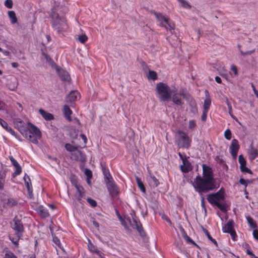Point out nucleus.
<instances>
[{
    "mask_svg": "<svg viewBox=\"0 0 258 258\" xmlns=\"http://www.w3.org/2000/svg\"><path fill=\"white\" fill-rule=\"evenodd\" d=\"M202 167L203 177L197 176L193 183L195 190L201 195L218 187L217 182L213 177L212 168L205 164H203Z\"/></svg>",
    "mask_w": 258,
    "mask_h": 258,
    "instance_id": "obj_1",
    "label": "nucleus"
},
{
    "mask_svg": "<svg viewBox=\"0 0 258 258\" xmlns=\"http://www.w3.org/2000/svg\"><path fill=\"white\" fill-rule=\"evenodd\" d=\"M207 200L211 204L217 206L222 212H226L227 211L223 188L215 193L208 195Z\"/></svg>",
    "mask_w": 258,
    "mask_h": 258,
    "instance_id": "obj_2",
    "label": "nucleus"
},
{
    "mask_svg": "<svg viewBox=\"0 0 258 258\" xmlns=\"http://www.w3.org/2000/svg\"><path fill=\"white\" fill-rule=\"evenodd\" d=\"M158 96L161 101H168L171 98V92L169 86L165 83L159 82L156 85Z\"/></svg>",
    "mask_w": 258,
    "mask_h": 258,
    "instance_id": "obj_3",
    "label": "nucleus"
},
{
    "mask_svg": "<svg viewBox=\"0 0 258 258\" xmlns=\"http://www.w3.org/2000/svg\"><path fill=\"white\" fill-rule=\"evenodd\" d=\"M154 14L162 27H164L166 30L172 32L174 29V24L171 20L165 17L161 13L154 12Z\"/></svg>",
    "mask_w": 258,
    "mask_h": 258,
    "instance_id": "obj_4",
    "label": "nucleus"
},
{
    "mask_svg": "<svg viewBox=\"0 0 258 258\" xmlns=\"http://www.w3.org/2000/svg\"><path fill=\"white\" fill-rule=\"evenodd\" d=\"M179 135L177 138V144L178 147L188 149L191 145V140L185 133L182 131H178Z\"/></svg>",
    "mask_w": 258,
    "mask_h": 258,
    "instance_id": "obj_5",
    "label": "nucleus"
},
{
    "mask_svg": "<svg viewBox=\"0 0 258 258\" xmlns=\"http://www.w3.org/2000/svg\"><path fill=\"white\" fill-rule=\"evenodd\" d=\"M132 219L130 218L127 219V220L130 223L131 226L134 229H136L137 230L139 233L140 235L144 237L145 236V232L143 230V228L142 225L139 220V219L136 217L135 214H131Z\"/></svg>",
    "mask_w": 258,
    "mask_h": 258,
    "instance_id": "obj_6",
    "label": "nucleus"
},
{
    "mask_svg": "<svg viewBox=\"0 0 258 258\" xmlns=\"http://www.w3.org/2000/svg\"><path fill=\"white\" fill-rule=\"evenodd\" d=\"M11 226L15 231L16 235L22 236L24 228L21 220L18 219L16 217H15L11 222Z\"/></svg>",
    "mask_w": 258,
    "mask_h": 258,
    "instance_id": "obj_7",
    "label": "nucleus"
},
{
    "mask_svg": "<svg viewBox=\"0 0 258 258\" xmlns=\"http://www.w3.org/2000/svg\"><path fill=\"white\" fill-rule=\"evenodd\" d=\"M105 183L110 195L112 197L116 196L118 194V188L113 179L105 181Z\"/></svg>",
    "mask_w": 258,
    "mask_h": 258,
    "instance_id": "obj_8",
    "label": "nucleus"
},
{
    "mask_svg": "<svg viewBox=\"0 0 258 258\" xmlns=\"http://www.w3.org/2000/svg\"><path fill=\"white\" fill-rule=\"evenodd\" d=\"M52 27L58 32L65 30L67 28L66 20L64 18L60 19V20L52 22Z\"/></svg>",
    "mask_w": 258,
    "mask_h": 258,
    "instance_id": "obj_9",
    "label": "nucleus"
},
{
    "mask_svg": "<svg viewBox=\"0 0 258 258\" xmlns=\"http://www.w3.org/2000/svg\"><path fill=\"white\" fill-rule=\"evenodd\" d=\"M18 201L14 198H10L7 199H1L0 202V208L6 209L8 207H12L17 205Z\"/></svg>",
    "mask_w": 258,
    "mask_h": 258,
    "instance_id": "obj_10",
    "label": "nucleus"
},
{
    "mask_svg": "<svg viewBox=\"0 0 258 258\" xmlns=\"http://www.w3.org/2000/svg\"><path fill=\"white\" fill-rule=\"evenodd\" d=\"M239 149L238 142L236 139H233L229 147L230 153L233 158H236Z\"/></svg>",
    "mask_w": 258,
    "mask_h": 258,
    "instance_id": "obj_11",
    "label": "nucleus"
},
{
    "mask_svg": "<svg viewBox=\"0 0 258 258\" xmlns=\"http://www.w3.org/2000/svg\"><path fill=\"white\" fill-rule=\"evenodd\" d=\"M147 181L151 188H155L159 184L158 180L151 173V172H149L147 176Z\"/></svg>",
    "mask_w": 258,
    "mask_h": 258,
    "instance_id": "obj_12",
    "label": "nucleus"
},
{
    "mask_svg": "<svg viewBox=\"0 0 258 258\" xmlns=\"http://www.w3.org/2000/svg\"><path fill=\"white\" fill-rule=\"evenodd\" d=\"M173 95L172 97V102L176 105L181 106L183 102L181 101V96L182 95L184 97V95L183 93L180 91V93H178L177 92H173Z\"/></svg>",
    "mask_w": 258,
    "mask_h": 258,
    "instance_id": "obj_13",
    "label": "nucleus"
},
{
    "mask_svg": "<svg viewBox=\"0 0 258 258\" xmlns=\"http://www.w3.org/2000/svg\"><path fill=\"white\" fill-rule=\"evenodd\" d=\"M10 161L12 165L15 168V171L14 173V176H17L19 175L22 172L21 167L18 162L12 156L10 157Z\"/></svg>",
    "mask_w": 258,
    "mask_h": 258,
    "instance_id": "obj_14",
    "label": "nucleus"
},
{
    "mask_svg": "<svg viewBox=\"0 0 258 258\" xmlns=\"http://www.w3.org/2000/svg\"><path fill=\"white\" fill-rule=\"evenodd\" d=\"M180 168L182 172L186 173L192 169V166L191 163L186 159L183 160L182 164L180 166Z\"/></svg>",
    "mask_w": 258,
    "mask_h": 258,
    "instance_id": "obj_15",
    "label": "nucleus"
},
{
    "mask_svg": "<svg viewBox=\"0 0 258 258\" xmlns=\"http://www.w3.org/2000/svg\"><path fill=\"white\" fill-rule=\"evenodd\" d=\"M23 179L24 180L25 186L28 190V194L29 196H30L32 194L33 189L30 177L26 173H25Z\"/></svg>",
    "mask_w": 258,
    "mask_h": 258,
    "instance_id": "obj_16",
    "label": "nucleus"
},
{
    "mask_svg": "<svg viewBox=\"0 0 258 258\" xmlns=\"http://www.w3.org/2000/svg\"><path fill=\"white\" fill-rule=\"evenodd\" d=\"M29 124L30 125V129L28 131L29 135L32 136L34 134L36 137L40 138L41 137V133L40 130L31 123H29Z\"/></svg>",
    "mask_w": 258,
    "mask_h": 258,
    "instance_id": "obj_17",
    "label": "nucleus"
},
{
    "mask_svg": "<svg viewBox=\"0 0 258 258\" xmlns=\"http://www.w3.org/2000/svg\"><path fill=\"white\" fill-rule=\"evenodd\" d=\"M58 74L62 81H69L71 79L69 73L63 69H57Z\"/></svg>",
    "mask_w": 258,
    "mask_h": 258,
    "instance_id": "obj_18",
    "label": "nucleus"
},
{
    "mask_svg": "<svg viewBox=\"0 0 258 258\" xmlns=\"http://www.w3.org/2000/svg\"><path fill=\"white\" fill-rule=\"evenodd\" d=\"M79 97L80 94L78 91H72L68 95L67 98V101L68 102L76 101Z\"/></svg>",
    "mask_w": 258,
    "mask_h": 258,
    "instance_id": "obj_19",
    "label": "nucleus"
},
{
    "mask_svg": "<svg viewBox=\"0 0 258 258\" xmlns=\"http://www.w3.org/2000/svg\"><path fill=\"white\" fill-rule=\"evenodd\" d=\"M205 96H206V98L204 100V106H203L204 109L203 110L209 111L210 107L211 106V100L209 92L207 90L205 91Z\"/></svg>",
    "mask_w": 258,
    "mask_h": 258,
    "instance_id": "obj_20",
    "label": "nucleus"
},
{
    "mask_svg": "<svg viewBox=\"0 0 258 258\" xmlns=\"http://www.w3.org/2000/svg\"><path fill=\"white\" fill-rule=\"evenodd\" d=\"M234 222L232 220H229L223 226L222 231L224 233H229L233 230Z\"/></svg>",
    "mask_w": 258,
    "mask_h": 258,
    "instance_id": "obj_21",
    "label": "nucleus"
},
{
    "mask_svg": "<svg viewBox=\"0 0 258 258\" xmlns=\"http://www.w3.org/2000/svg\"><path fill=\"white\" fill-rule=\"evenodd\" d=\"M249 159L252 161L258 156V151L256 149L251 147L248 151Z\"/></svg>",
    "mask_w": 258,
    "mask_h": 258,
    "instance_id": "obj_22",
    "label": "nucleus"
},
{
    "mask_svg": "<svg viewBox=\"0 0 258 258\" xmlns=\"http://www.w3.org/2000/svg\"><path fill=\"white\" fill-rule=\"evenodd\" d=\"M40 114L46 120H51L53 119V116L52 114L46 112L42 109L39 110Z\"/></svg>",
    "mask_w": 258,
    "mask_h": 258,
    "instance_id": "obj_23",
    "label": "nucleus"
},
{
    "mask_svg": "<svg viewBox=\"0 0 258 258\" xmlns=\"http://www.w3.org/2000/svg\"><path fill=\"white\" fill-rule=\"evenodd\" d=\"M63 113L66 118L69 120L71 121V114H72V111L70 109L69 106L64 105L63 106Z\"/></svg>",
    "mask_w": 258,
    "mask_h": 258,
    "instance_id": "obj_24",
    "label": "nucleus"
},
{
    "mask_svg": "<svg viewBox=\"0 0 258 258\" xmlns=\"http://www.w3.org/2000/svg\"><path fill=\"white\" fill-rule=\"evenodd\" d=\"M101 166L102 172L104 176L105 181L113 179L109 172V169L105 166H103L102 165Z\"/></svg>",
    "mask_w": 258,
    "mask_h": 258,
    "instance_id": "obj_25",
    "label": "nucleus"
},
{
    "mask_svg": "<svg viewBox=\"0 0 258 258\" xmlns=\"http://www.w3.org/2000/svg\"><path fill=\"white\" fill-rule=\"evenodd\" d=\"M18 83L16 79H14L8 83L7 86L11 91H15L18 87Z\"/></svg>",
    "mask_w": 258,
    "mask_h": 258,
    "instance_id": "obj_26",
    "label": "nucleus"
},
{
    "mask_svg": "<svg viewBox=\"0 0 258 258\" xmlns=\"http://www.w3.org/2000/svg\"><path fill=\"white\" fill-rule=\"evenodd\" d=\"M189 105L190 111L195 114H197L198 113V108L196 101L193 99H191L189 102Z\"/></svg>",
    "mask_w": 258,
    "mask_h": 258,
    "instance_id": "obj_27",
    "label": "nucleus"
},
{
    "mask_svg": "<svg viewBox=\"0 0 258 258\" xmlns=\"http://www.w3.org/2000/svg\"><path fill=\"white\" fill-rule=\"evenodd\" d=\"M38 212L43 218L47 217L49 215L48 210L43 206L39 207L38 208Z\"/></svg>",
    "mask_w": 258,
    "mask_h": 258,
    "instance_id": "obj_28",
    "label": "nucleus"
},
{
    "mask_svg": "<svg viewBox=\"0 0 258 258\" xmlns=\"http://www.w3.org/2000/svg\"><path fill=\"white\" fill-rule=\"evenodd\" d=\"M245 218L250 228L255 229L257 227L256 222L250 216H246Z\"/></svg>",
    "mask_w": 258,
    "mask_h": 258,
    "instance_id": "obj_29",
    "label": "nucleus"
},
{
    "mask_svg": "<svg viewBox=\"0 0 258 258\" xmlns=\"http://www.w3.org/2000/svg\"><path fill=\"white\" fill-rule=\"evenodd\" d=\"M136 180L138 186L139 188H140V189L141 190V191L143 193H145L146 192V188L144 185V183L141 181V179L139 177L136 176Z\"/></svg>",
    "mask_w": 258,
    "mask_h": 258,
    "instance_id": "obj_30",
    "label": "nucleus"
},
{
    "mask_svg": "<svg viewBox=\"0 0 258 258\" xmlns=\"http://www.w3.org/2000/svg\"><path fill=\"white\" fill-rule=\"evenodd\" d=\"M8 16L11 20V22L12 24H14L17 23V19L16 18V14L14 11H9Z\"/></svg>",
    "mask_w": 258,
    "mask_h": 258,
    "instance_id": "obj_31",
    "label": "nucleus"
},
{
    "mask_svg": "<svg viewBox=\"0 0 258 258\" xmlns=\"http://www.w3.org/2000/svg\"><path fill=\"white\" fill-rule=\"evenodd\" d=\"M89 250L93 252L96 253L97 255L100 256L101 255V251L99 250L97 248L94 246L92 243H90L88 245Z\"/></svg>",
    "mask_w": 258,
    "mask_h": 258,
    "instance_id": "obj_32",
    "label": "nucleus"
},
{
    "mask_svg": "<svg viewBox=\"0 0 258 258\" xmlns=\"http://www.w3.org/2000/svg\"><path fill=\"white\" fill-rule=\"evenodd\" d=\"M51 18L52 19V22H54L55 21H58L59 20H60V19L62 18L63 17H59L58 14L56 13L54 11V9L53 8L52 9Z\"/></svg>",
    "mask_w": 258,
    "mask_h": 258,
    "instance_id": "obj_33",
    "label": "nucleus"
},
{
    "mask_svg": "<svg viewBox=\"0 0 258 258\" xmlns=\"http://www.w3.org/2000/svg\"><path fill=\"white\" fill-rule=\"evenodd\" d=\"M72 158L75 160H78L79 159V156H82V152L79 150L77 149L75 151L72 153Z\"/></svg>",
    "mask_w": 258,
    "mask_h": 258,
    "instance_id": "obj_34",
    "label": "nucleus"
},
{
    "mask_svg": "<svg viewBox=\"0 0 258 258\" xmlns=\"http://www.w3.org/2000/svg\"><path fill=\"white\" fill-rule=\"evenodd\" d=\"M22 236H19V235H16V237H9L10 240L17 247L18 246L19 239Z\"/></svg>",
    "mask_w": 258,
    "mask_h": 258,
    "instance_id": "obj_35",
    "label": "nucleus"
},
{
    "mask_svg": "<svg viewBox=\"0 0 258 258\" xmlns=\"http://www.w3.org/2000/svg\"><path fill=\"white\" fill-rule=\"evenodd\" d=\"M148 78L149 79L155 80L157 79V74L155 71L149 70Z\"/></svg>",
    "mask_w": 258,
    "mask_h": 258,
    "instance_id": "obj_36",
    "label": "nucleus"
},
{
    "mask_svg": "<svg viewBox=\"0 0 258 258\" xmlns=\"http://www.w3.org/2000/svg\"><path fill=\"white\" fill-rule=\"evenodd\" d=\"M65 148L68 151L71 152L72 153L74 152L77 149V147L72 146L71 144L69 143L66 144Z\"/></svg>",
    "mask_w": 258,
    "mask_h": 258,
    "instance_id": "obj_37",
    "label": "nucleus"
},
{
    "mask_svg": "<svg viewBox=\"0 0 258 258\" xmlns=\"http://www.w3.org/2000/svg\"><path fill=\"white\" fill-rule=\"evenodd\" d=\"M180 4L181 7L184 8L189 9L191 8L190 5L185 0H177Z\"/></svg>",
    "mask_w": 258,
    "mask_h": 258,
    "instance_id": "obj_38",
    "label": "nucleus"
},
{
    "mask_svg": "<svg viewBox=\"0 0 258 258\" xmlns=\"http://www.w3.org/2000/svg\"><path fill=\"white\" fill-rule=\"evenodd\" d=\"M240 169L241 171L242 172H245L249 173L250 174H252V172L251 171V170L250 169H249V168H248L247 167H246V165L240 166Z\"/></svg>",
    "mask_w": 258,
    "mask_h": 258,
    "instance_id": "obj_39",
    "label": "nucleus"
},
{
    "mask_svg": "<svg viewBox=\"0 0 258 258\" xmlns=\"http://www.w3.org/2000/svg\"><path fill=\"white\" fill-rule=\"evenodd\" d=\"M85 174L87 177L88 183H90L89 179L91 178L92 176V173L90 169H86L85 170Z\"/></svg>",
    "mask_w": 258,
    "mask_h": 258,
    "instance_id": "obj_40",
    "label": "nucleus"
},
{
    "mask_svg": "<svg viewBox=\"0 0 258 258\" xmlns=\"http://www.w3.org/2000/svg\"><path fill=\"white\" fill-rule=\"evenodd\" d=\"M87 201L91 207H96L97 203L94 200L91 199V198H88L87 199Z\"/></svg>",
    "mask_w": 258,
    "mask_h": 258,
    "instance_id": "obj_41",
    "label": "nucleus"
},
{
    "mask_svg": "<svg viewBox=\"0 0 258 258\" xmlns=\"http://www.w3.org/2000/svg\"><path fill=\"white\" fill-rule=\"evenodd\" d=\"M238 161L240 164V166L246 165V161L242 155L239 156Z\"/></svg>",
    "mask_w": 258,
    "mask_h": 258,
    "instance_id": "obj_42",
    "label": "nucleus"
},
{
    "mask_svg": "<svg viewBox=\"0 0 258 258\" xmlns=\"http://www.w3.org/2000/svg\"><path fill=\"white\" fill-rule=\"evenodd\" d=\"M4 258H18L12 252L10 251H7Z\"/></svg>",
    "mask_w": 258,
    "mask_h": 258,
    "instance_id": "obj_43",
    "label": "nucleus"
},
{
    "mask_svg": "<svg viewBox=\"0 0 258 258\" xmlns=\"http://www.w3.org/2000/svg\"><path fill=\"white\" fill-rule=\"evenodd\" d=\"M224 137L228 140H230L231 138V132L229 129H227L224 132Z\"/></svg>",
    "mask_w": 258,
    "mask_h": 258,
    "instance_id": "obj_44",
    "label": "nucleus"
},
{
    "mask_svg": "<svg viewBox=\"0 0 258 258\" xmlns=\"http://www.w3.org/2000/svg\"><path fill=\"white\" fill-rule=\"evenodd\" d=\"M4 182L5 176L3 174L0 172V189H3Z\"/></svg>",
    "mask_w": 258,
    "mask_h": 258,
    "instance_id": "obj_45",
    "label": "nucleus"
},
{
    "mask_svg": "<svg viewBox=\"0 0 258 258\" xmlns=\"http://www.w3.org/2000/svg\"><path fill=\"white\" fill-rule=\"evenodd\" d=\"M5 5L7 8L11 9L13 7L12 0H6L5 2Z\"/></svg>",
    "mask_w": 258,
    "mask_h": 258,
    "instance_id": "obj_46",
    "label": "nucleus"
},
{
    "mask_svg": "<svg viewBox=\"0 0 258 258\" xmlns=\"http://www.w3.org/2000/svg\"><path fill=\"white\" fill-rule=\"evenodd\" d=\"M88 39L86 35H81L79 36V40L82 43H85Z\"/></svg>",
    "mask_w": 258,
    "mask_h": 258,
    "instance_id": "obj_47",
    "label": "nucleus"
},
{
    "mask_svg": "<svg viewBox=\"0 0 258 258\" xmlns=\"http://www.w3.org/2000/svg\"><path fill=\"white\" fill-rule=\"evenodd\" d=\"M206 234L210 240H211L216 245H217V242L216 240L212 237V236L210 235V233L207 231H206Z\"/></svg>",
    "mask_w": 258,
    "mask_h": 258,
    "instance_id": "obj_48",
    "label": "nucleus"
},
{
    "mask_svg": "<svg viewBox=\"0 0 258 258\" xmlns=\"http://www.w3.org/2000/svg\"><path fill=\"white\" fill-rule=\"evenodd\" d=\"M208 110H203L202 115L201 116V119L202 121H205L207 119Z\"/></svg>",
    "mask_w": 258,
    "mask_h": 258,
    "instance_id": "obj_49",
    "label": "nucleus"
},
{
    "mask_svg": "<svg viewBox=\"0 0 258 258\" xmlns=\"http://www.w3.org/2000/svg\"><path fill=\"white\" fill-rule=\"evenodd\" d=\"M0 124L5 130H6V128H7L9 126L8 123L1 118H0Z\"/></svg>",
    "mask_w": 258,
    "mask_h": 258,
    "instance_id": "obj_50",
    "label": "nucleus"
},
{
    "mask_svg": "<svg viewBox=\"0 0 258 258\" xmlns=\"http://www.w3.org/2000/svg\"><path fill=\"white\" fill-rule=\"evenodd\" d=\"M28 136L29 139L31 142L34 144H37L38 143L37 139L35 137H33V135L32 136L31 135H29Z\"/></svg>",
    "mask_w": 258,
    "mask_h": 258,
    "instance_id": "obj_51",
    "label": "nucleus"
},
{
    "mask_svg": "<svg viewBox=\"0 0 258 258\" xmlns=\"http://www.w3.org/2000/svg\"><path fill=\"white\" fill-rule=\"evenodd\" d=\"M196 123L194 120L189 121L188 127L190 129L194 128L196 126Z\"/></svg>",
    "mask_w": 258,
    "mask_h": 258,
    "instance_id": "obj_52",
    "label": "nucleus"
},
{
    "mask_svg": "<svg viewBox=\"0 0 258 258\" xmlns=\"http://www.w3.org/2000/svg\"><path fill=\"white\" fill-rule=\"evenodd\" d=\"M228 233L230 234L232 240H233L234 241L236 240V233L234 229L230 231V232H229Z\"/></svg>",
    "mask_w": 258,
    "mask_h": 258,
    "instance_id": "obj_53",
    "label": "nucleus"
},
{
    "mask_svg": "<svg viewBox=\"0 0 258 258\" xmlns=\"http://www.w3.org/2000/svg\"><path fill=\"white\" fill-rule=\"evenodd\" d=\"M231 70L234 73L235 76L237 75V69L236 66L232 64L231 66Z\"/></svg>",
    "mask_w": 258,
    "mask_h": 258,
    "instance_id": "obj_54",
    "label": "nucleus"
},
{
    "mask_svg": "<svg viewBox=\"0 0 258 258\" xmlns=\"http://www.w3.org/2000/svg\"><path fill=\"white\" fill-rule=\"evenodd\" d=\"M53 241L54 243L58 246L61 244L59 239L56 236L53 238Z\"/></svg>",
    "mask_w": 258,
    "mask_h": 258,
    "instance_id": "obj_55",
    "label": "nucleus"
},
{
    "mask_svg": "<svg viewBox=\"0 0 258 258\" xmlns=\"http://www.w3.org/2000/svg\"><path fill=\"white\" fill-rule=\"evenodd\" d=\"M239 183L242 184V185H243L245 186V188H246L247 186V181L246 180H245L243 178H240L239 179Z\"/></svg>",
    "mask_w": 258,
    "mask_h": 258,
    "instance_id": "obj_56",
    "label": "nucleus"
},
{
    "mask_svg": "<svg viewBox=\"0 0 258 258\" xmlns=\"http://www.w3.org/2000/svg\"><path fill=\"white\" fill-rule=\"evenodd\" d=\"M252 235L254 238L258 240V230L254 229L252 232Z\"/></svg>",
    "mask_w": 258,
    "mask_h": 258,
    "instance_id": "obj_57",
    "label": "nucleus"
},
{
    "mask_svg": "<svg viewBox=\"0 0 258 258\" xmlns=\"http://www.w3.org/2000/svg\"><path fill=\"white\" fill-rule=\"evenodd\" d=\"M201 206H202V208L204 210L205 213H206L207 210H206V207H205V200H204V197L202 198Z\"/></svg>",
    "mask_w": 258,
    "mask_h": 258,
    "instance_id": "obj_58",
    "label": "nucleus"
},
{
    "mask_svg": "<svg viewBox=\"0 0 258 258\" xmlns=\"http://www.w3.org/2000/svg\"><path fill=\"white\" fill-rule=\"evenodd\" d=\"M10 134L17 139H18L19 137V134L16 132H15L13 130L12 132H11Z\"/></svg>",
    "mask_w": 258,
    "mask_h": 258,
    "instance_id": "obj_59",
    "label": "nucleus"
},
{
    "mask_svg": "<svg viewBox=\"0 0 258 258\" xmlns=\"http://www.w3.org/2000/svg\"><path fill=\"white\" fill-rule=\"evenodd\" d=\"M251 87L252 88L255 95L256 96V97H258V91L255 89L253 84H251Z\"/></svg>",
    "mask_w": 258,
    "mask_h": 258,
    "instance_id": "obj_60",
    "label": "nucleus"
},
{
    "mask_svg": "<svg viewBox=\"0 0 258 258\" xmlns=\"http://www.w3.org/2000/svg\"><path fill=\"white\" fill-rule=\"evenodd\" d=\"M246 253L247 254H248V255L250 256V258L252 256V255H254L253 252L250 250L249 248H247L246 249Z\"/></svg>",
    "mask_w": 258,
    "mask_h": 258,
    "instance_id": "obj_61",
    "label": "nucleus"
},
{
    "mask_svg": "<svg viewBox=\"0 0 258 258\" xmlns=\"http://www.w3.org/2000/svg\"><path fill=\"white\" fill-rule=\"evenodd\" d=\"M226 103H227V104L228 107L229 113V114H231V113L232 112V106L230 104V103H229V102L228 101H227Z\"/></svg>",
    "mask_w": 258,
    "mask_h": 258,
    "instance_id": "obj_62",
    "label": "nucleus"
},
{
    "mask_svg": "<svg viewBox=\"0 0 258 258\" xmlns=\"http://www.w3.org/2000/svg\"><path fill=\"white\" fill-rule=\"evenodd\" d=\"M178 156L179 157L180 159H181L182 162L183 161V160H184L187 159L186 157H183L182 154L181 153H180V152H179L178 153Z\"/></svg>",
    "mask_w": 258,
    "mask_h": 258,
    "instance_id": "obj_63",
    "label": "nucleus"
},
{
    "mask_svg": "<svg viewBox=\"0 0 258 258\" xmlns=\"http://www.w3.org/2000/svg\"><path fill=\"white\" fill-rule=\"evenodd\" d=\"M80 136H81V138L83 139V140L84 141V143L86 144L87 142V141L86 136L84 134H81L80 135Z\"/></svg>",
    "mask_w": 258,
    "mask_h": 258,
    "instance_id": "obj_64",
    "label": "nucleus"
}]
</instances>
